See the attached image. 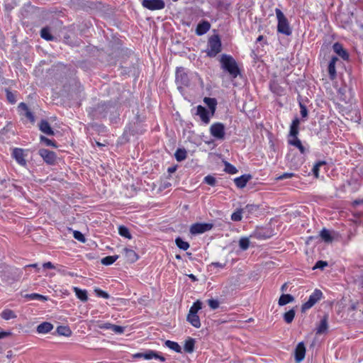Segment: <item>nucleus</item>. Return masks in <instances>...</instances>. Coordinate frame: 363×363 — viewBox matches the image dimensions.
<instances>
[{
  "instance_id": "obj_1",
  "label": "nucleus",
  "mask_w": 363,
  "mask_h": 363,
  "mask_svg": "<svg viewBox=\"0 0 363 363\" xmlns=\"http://www.w3.org/2000/svg\"><path fill=\"white\" fill-rule=\"evenodd\" d=\"M23 276V269L8 265L6 263L0 264V277L3 283L11 285L18 281Z\"/></svg>"
},
{
  "instance_id": "obj_2",
  "label": "nucleus",
  "mask_w": 363,
  "mask_h": 363,
  "mask_svg": "<svg viewBox=\"0 0 363 363\" xmlns=\"http://www.w3.org/2000/svg\"><path fill=\"white\" fill-rule=\"evenodd\" d=\"M221 67L227 71L233 78H236L240 73L235 60L229 55L223 54L220 60Z\"/></svg>"
},
{
  "instance_id": "obj_3",
  "label": "nucleus",
  "mask_w": 363,
  "mask_h": 363,
  "mask_svg": "<svg viewBox=\"0 0 363 363\" xmlns=\"http://www.w3.org/2000/svg\"><path fill=\"white\" fill-rule=\"evenodd\" d=\"M275 13L277 18V31L286 35H290L292 33L288 19L279 9H275Z\"/></svg>"
},
{
  "instance_id": "obj_4",
  "label": "nucleus",
  "mask_w": 363,
  "mask_h": 363,
  "mask_svg": "<svg viewBox=\"0 0 363 363\" xmlns=\"http://www.w3.org/2000/svg\"><path fill=\"white\" fill-rule=\"evenodd\" d=\"M221 40L218 35H213L208 39L207 55L216 57L221 51Z\"/></svg>"
},
{
  "instance_id": "obj_5",
  "label": "nucleus",
  "mask_w": 363,
  "mask_h": 363,
  "mask_svg": "<svg viewBox=\"0 0 363 363\" xmlns=\"http://www.w3.org/2000/svg\"><path fill=\"white\" fill-rule=\"evenodd\" d=\"M323 297V293L320 289H315L313 292L310 295L308 300L305 302L301 306V311L305 312L306 311L312 308L318 301Z\"/></svg>"
},
{
  "instance_id": "obj_6",
  "label": "nucleus",
  "mask_w": 363,
  "mask_h": 363,
  "mask_svg": "<svg viewBox=\"0 0 363 363\" xmlns=\"http://www.w3.org/2000/svg\"><path fill=\"white\" fill-rule=\"evenodd\" d=\"M210 134L217 140L225 138V125L220 122L213 123L210 127Z\"/></svg>"
},
{
  "instance_id": "obj_7",
  "label": "nucleus",
  "mask_w": 363,
  "mask_h": 363,
  "mask_svg": "<svg viewBox=\"0 0 363 363\" xmlns=\"http://www.w3.org/2000/svg\"><path fill=\"white\" fill-rule=\"evenodd\" d=\"M175 81L180 86H187L189 85V76L184 67H177L175 72Z\"/></svg>"
},
{
  "instance_id": "obj_8",
  "label": "nucleus",
  "mask_w": 363,
  "mask_h": 363,
  "mask_svg": "<svg viewBox=\"0 0 363 363\" xmlns=\"http://www.w3.org/2000/svg\"><path fill=\"white\" fill-rule=\"evenodd\" d=\"M142 6L150 11L162 10L165 7L163 0H143Z\"/></svg>"
},
{
  "instance_id": "obj_9",
  "label": "nucleus",
  "mask_w": 363,
  "mask_h": 363,
  "mask_svg": "<svg viewBox=\"0 0 363 363\" xmlns=\"http://www.w3.org/2000/svg\"><path fill=\"white\" fill-rule=\"evenodd\" d=\"M274 234L273 228H256L250 237L259 240H266L270 238Z\"/></svg>"
},
{
  "instance_id": "obj_10",
  "label": "nucleus",
  "mask_w": 363,
  "mask_h": 363,
  "mask_svg": "<svg viewBox=\"0 0 363 363\" xmlns=\"http://www.w3.org/2000/svg\"><path fill=\"white\" fill-rule=\"evenodd\" d=\"M11 156L19 165L23 167L26 165L27 162L25 159L26 155L24 154V150L22 148H13L11 152Z\"/></svg>"
},
{
  "instance_id": "obj_11",
  "label": "nucleus",
  "mask_w": 363,
  "mask_h": 363,
  "mask_svg": "<svg viewBox=\"0 0 363 363\" xmlns=\"http://www.w3.org/2000/svg\"><path fill=\"white\" fill-rule=\"evenodd\" d=\"M39 155L44 161L49 164H54L56 162L57 156L55 152L47 149H42L39 151Z\"/></svg>"
},
{
  "instance_id": "obj_12",
  "label": "nucleus",
  "mask_w": 363,
  "mask_h": 363,
  "mask_svg": "<svg viewBox=\"0 0 363 363\" xmlns=\"http://www.w3.org/2000/svg\"><path fill=\"white\" fill-rule=\"evenodd\" d=\"M19 114L26 117L30 123H34L35 116L33 113L29 110L26 104L21 102L18 106Z\"/></svg>"
},
{
  "instance_id": "obj_13",
  "label": "nucleus",
  "mask_w": 363,
  "mask_h": 363,
  "mask_svg": "<svg viewBox=\"0 0 363 363\" xmlns=\"http://www.w3.org/2000/svg\"><path fill=\"white\" fill-rule=\"evenodd\" d=\"M334 52L338 55L344 60H348L350 55L348 52L343 48L342 45L340 43H335L333 45Z\"/></svg>"
},
{
  "instance_id": "obj_14",
  "label": "nucleus",
  "mask_w": 363,
  "mask_h": 363,
  "mask_svg": "<svg viewBox=\"0 0 363 363\" xmlns=\"http://www.w3.org/2000/svg\"><path fill=\"white\" fill-rule=\"evenodd\" d=\"M328 330V315H325L316 328V335L325 334Z\"/></svg>"
},
{
  "instance_id": "obj_15",
  "label": "nucleus",
  "mask_w": 363,
  "mask_h": 363,
  "mask_svg": "<svg viewBox=\"0 0 363 363\" xmlns=\"http://www.w3.org/2000/svg\"><path fill=\"white\" fill-rule=\"evenodd\" d=\"M337 60H338V58L337 57L333 56L330 60L329 64H328V71L329 78L330 80H334L337 77L335 65H336V62Z\"/></svg>"
},
{
  "instance_id": "obj_16",
  "label": "nucleus",
  "mask_w": 363,
  "mask_h": 363,
  "mask_svg": "<svg viewBox=\"0 0 363 363\" xmlns=\"http://www.w3.org/2000/svg\"><path fill=\"white\" fill-rule=\"evenodd\" d=\"M196 114L199 116L200 118L204 123L207 124L209 123L210 117H209L208 111H207V109L206 108H204L201 105H199L196 107Z\"/></svg>"
},
{
  "instance_id": "obj_17",
  "label": "nucleus",
  "mask_w": 363,
  "mask_h": 363,
  "mask_svg": "<svg viewBox=\"0 0 363 363\" xmlns=\"http://www.w3.org/2000/svg\"><path fill=\"white\" fill-rule=\"evenodd\" d=\"M306 354V347L303 342H299L295 349V359L297 362L302 361Z\"/></svg>"
},
{
  "instance_id": "obj_18",
  "label": "nucleus",
  "mask_w": 363,
  "mask_h": 363,
  "mask_svg": "<svg viewBox=\"0 0 363 363\" xmlns=\"http://www.w3.org/2000/svg\"><path fill=\"white\" fill-rule=\"evenodd\" d=\"M211 28V24L207 21H202L200 22L196 28V33L197 35H203L206 33Z\"/></svg>"
},
{
  "instance_id": "obj_19",
  "label": "nucleus",
  "mask_w": 363,
  "mask_h": 363,
  "mask_svg": "<svg viewBox=\"0 0 363 363\" xmlns=\"http://www.w3.org/2000/svg\"><path fill=\"white\" fill-rule=\"evenodd\" d=\"M123 253L126 261L129 263H134L139 259L138 255L131 249L124 248Z\"/></svg>"
},
{
  "instance_id": "obj_20",
  "label": "nucleus",
  "mask_w": 363,
  "mask_h": 363,
  "mask_svg": "<svg viewBox=\"0 0 363 363\" xmlns=\"http://www.w3.org/2000/svg\"><path fill=\"white\" fill-rule=\"evenodd\" d=\"M143 358L147 360L152 359H157L160 360L161 362L165 361V358L163 356L160 355L158 352L151 350H146L145 352H143Z\"/></svg>"
},
{
  "instance_id": "obj_21",
  "label": "nucleus",
  "mask_w": 363,
  "mask_h": 363,
  "mask_svg": "<svg viewBox=\"0 0 363 363\" xmlns=\"http://www.w3.org/2000/svg\"><path fill=\"white\" fill-rule=\"evenodd\" d=\"M320 235L322 240L328 243L332 242L333 241H337L338 238L332 235V233L328 230L326 228H323L320 233Z\"/></svg>"
},
{
  "instance_id": "obj_22",
  "label": "nucleus",
  "mask_w": 363,
  "mask_h": 363,
  "mask_svg": "<svg viewBox=\"0 0 363 363\" xmlns=\"http://www.w3.org/2000/svg\"><path fill=\"white\" fill-rule=\"evenodd\" d=\"M250 179L251 176L250 174H243L239 177H236L234 179V182L237 187L242 189L246 186Z\"/></svg>"
},
{
  "instance_id": "obj_23",
  "label": "nucleus",
  "mask_w": 363,
  "mask_h": 363,
  "mask_svg": "<svg viewBox=\"0 0 363 363\" xmlns=\"http://www.w3.org/2000/svg\"><path fill=\"white\" fill-rule=\"evenodd\" d=\"M39 129L48 135H54V131L46 120H42L39 123Z\"/></svg>"
},
{
  "instance_id": "obj_24",
  "label": "nucleus",
  "mask_w": 363,
  "mask_h": 363,
  "mask_svg": "<svg viewBox=\"0 0 363 363\" xmlns=\"http://www.w3.org/2000/svg\"><path fill=\"white\" fill-rule=\"evenodd\" d=\"M288 143L289 145L298 148L300 152L303 155L306 154V152H307L306 148L302 145L301 141L298 138H289Z\"/></svg>"
},
{
  "instance_id": "obj_25",
  "label": "nucleus",
  "mask_w": 363,
  "mask_h": 363,
  "mask_svg": "<svg viewBox=\"0 0 363 363\" xmlns=\"http://www.w3.org/2000/svg\"><path fill=\"white\" fill-rule=\"evenodd\" d=\"M299 123H300V121H299L298 118H296L294 120H293L292 123L290 126L289 138H298Z\"/></svg>"
},
{
  "instance_id": "obj_26",
  "label": "nucleus",
  "mask_w": 363,
  "mask_h": 363,
  "mask_svg": "<svg viewBox=\"0 0 363 363\" xmlns=\"http://www.w3.org/2000/svg\"><path fill=\"white\" fill-rule=\"evenodd\" d=\"M53 329V325L49 322H43L38 325L37 332L40 334H46Z\"/></svg>"
},
{
  "instance_id": "obj_27",
  "label": "nucleus",
  "mask_w": 363,
  "mask_h": 363,
  "mask_svg": "<svg viewBox=\"0 0 363 363\" xmlns=\"http://www.w3.org/2000/svg\"><path fill=\"white\" fill-rule=\"evenodd\" d=\"M187 321L194 327L199 328L201 327L200 318L197 314H188Z\"/></svg>"
},
{
  "instance_id": "obj_28",
  "label": "nucleus",
  "mask_w": 363,
  "mask_h": 363,
  "mask_svg": "<svg viewBox=\"0 0 363 363\" xmlns=\"http://www.w3.org/2000/svg\"><path fill=\"white\" fill-rule=\"evenodd\" d=\"M294 301V297L291 294H283L279 299L278 304L280 306H285L289 303H291Z\"/></svg>"
},
{
  "instance_id": "obj_29",
  "label": "nucleus",
  "mask_w": 363,
  "mask_h": 363,
  "mask_svg": "<svg viewBox=\"0 0 363 363\" xmlns=\"http://www.w3.org/2000/svg\"><path fill=\"white\" fill-rule=\"evenodd\" d=\"M203 101L208 106L209 109L211 110L212 115H213L216 111V106H217L216 99L214 98L205 97L203 99Z\"/></svg>"
},
{
  "instance_id": "obj_30",
  "label": "nucleus",
  "mask_w": 363,
  "mask_h": 363,
  "mask_svg": "<svg viewBox=\"0 0 363 363\" xmlns=\"http://www.w3.org/2000/svg\"><path fill=\"white\" fill-rule=\"evenodd\" d=\"M195 340L191 337L186 340L184 345V350L187 353H192L194 350Z\"/></svg>"
},
{
  "instance_id": "obj_31",
  "label": "nucleus",
  "mask_w": 363,
  "mask_h": 363,
  "mask_svg": "<svg viewBox=\"0 0 363 363\" xmlns=\"http://www.w3.org/2000/svg\"><path fill=\"white\" fill-rule=\"evenodd\" d=\"M73 290L76 296L82 301L85 302L88 300L87 291L86 290H82L78 287H74Z\"/></svg>"
},
{
  "instance_id": "obj_32",
  "label": "nucleus",
  "mask_w": 363,
  "mask_h": 363,
  "mask_svg": "<svg viewBox=\"0 0 363 363\" xmlns=\"http://www.w3.org/2000/svg\"><path fill=\"white\" fill-rule=\"evenodd\" d=\"M166 347L169 348L172 350H174L176 352L181 353L182 347L181 346L176 342L171 340H166L164 342Z\"/></svg>"
},
{
  "instance_id": "obj_33",
  "label": "nucleus",
  "mask_w": 363,
  "mask_h": 363,
  "mask_svg": "<svg viewBox=\"0 0 363 363\" xmlns=\"http://www.w3.org/2000/svg\"><path fill=\"white\" fill-rule=\"evenodd\" d=\"M57 333L60 335L69 337L72 335V330L68 326L60 325L57 328Z\"/></svg>"
},
{
  "instance_id": "obj_34",
  "label": "nucleus",
  "mask_w": 363,
  "mask_h": 363,
  "mask_svg": "<svg viewBox=\"0 0 363 363\" xmlns=\"http://www.w3.org/2000/svg\"><path fill=\"white\" fill-rule=\"evenodd\" d=\"M177 161L182 162L187 157V152L185 149L178 148L174 153Z\"/></svg>"
},
{
  "instance_id": "obj_35",
  "label": "nucleus",
  "mask_w": 363,
  "mask_h": 363,
  "mask_svg": "<svg viewBox=\"0 0 363 363\" xmlns=\"http://www.w3.org/2000/svg\"><path fill=\"white\" fill-rule=\"evenodd\" d=\"M106 329H110L117 334H121L124 332V328L120 325H113L111 323H106L104 327Z\"/></svg>"
},
{
  "instance_id": "obj_36",
  "label": "nucleus",
  "mask_w": 363,
  "mask_h": 363,
  "mask_svg": "<svg viewBox=\"0 0 363 363\" xmlns=\"http://www.w3.org/2000/svg\"><path fill=\"white\" fill-rule=\"evenodd\" d=\"M118 257V255L106 256L101 259V262L104 265L108 266L114 263Z\"/></svg>"
},
{
  "instance_id": "obj_37",
  "label": "nucleus",
  "mask_w": 363,
  "mask_h": 363,
  "mask_svg": "<svg viewBox=\"0 0 363 363\" xmlns=\"http://www.w3.org/2000/svg\"><path fill=\"white\" fill-rule=\"evenodd\" d=\"M40 36L46 40H52L54 39V37L50 33V30L48 27H45L41 29Z\"/></svg>"
},
{
  "instance_id": "obj_38",
  "label": "nucleus",
  "mask_w": 363,
  "mask_h": 363,
  "mask_svg": "<svg viewBox=\"0 0 363 363\" xmlns=\"http://www.w3.org/2000/svg\"><path fill=\"white\" fill-rule=\"evenodd\" d=\"M1 316L3 319L6 320L16 318L15 313L10 309L4 310L1 313Z\"/></svg>"
},
{
  "instance_id": "obj_39",
  "label": "nucleus",
  "mask_w": 363,
  "mask_h": 363,
  "mask_svg": "<svg viewBox=\"0 0 363 363\" xmlns=\"http://www.w3.org/2000/svg\"><path fill=\"white\" fill-rule=\"evenodd\" d=\"M202 308V302L199 300L195 301L191 306L189 313V314H197L198 311Z\"/></svg>"
},
{
  "instance_id": "obj_40",
  "label": "nucleus",
  "mask_w": 363,
  "mask_h": 363,
  "mask_svg": "<svg viewBox=\"0 0 363 363\" xmlns=\"http://www.w3.org/2000/svg\"><path fill=\"white\" fill-rule=\"evenodd\" d=\"M295 310L294 308L289 310L284 314V320L286 323H291L295 317Z\"/></svg>"
},
{
  "instance_id": "obj_41",
  "label": "nucleus",
  "mask_w": 363,
  "mask_h": 363,
  "mask_svg": "<svg viewBox=\"0 0 363 363\" xmlns=\"http://www.w3.org/2000/svg\"><path fill=\"white\" fill-rule=\"evenodd\" d=\"M175 243H176L177 246L179 249L182 250H188V249H189V244L187 242H186V241L183 240H182L181 238H179V237H178V238H177L175 239Z\"/></svg>"
},
{
  "instance_id": "obj_42",
  "label": "nucleus",
  "mask_w": 363,
  "mask_h": 363,
  "mask_svg": "<svg viewBox=\"0 0 363 363\" xmlns=\"http://www.w3.org/2000/svg\"><path fill=\"white\" fill-rule=\"evenodd\" d=\"M6 99L11 104H14L16 103V92H12L9 89H5Z\"/></svg>"
},
{
  "instance_id": "obj_43",
  "label": "nucleus",
  "mask_w": 363,
  "mask_h": 363,
  "mask_svg": "<svg viewBox=\"0 0 363 363\" xmlns=\"http://www.w3.org/2000/svg\"><path fill=\"white\" fill-rule=\"evenodd\" d=\"M326 162L325 161H318L317 162L313 167L312 172L315 178L319 177V171L320 167L323 165H325Z\"/></svg>"
},
{
  "instance_id": "obj_44",
  "label": "nucleus",
  "mask_w": 363,
  "mask_h": 363,
  "mask_svg": "<svg viewBox=\"0 0 363 363\" xmlns=\"http://www.w3.org/2000/svg\"><path fill=\"white\" fill-rule=\"evenodd\" d=\"M26 298L30 299V300H39L41 301H47L48 298L47 296L40 295L39 294L33 293L30 294H27L26 296Z\"/></svg>"
},
{
  "instance_id": "obj_45",
  "label": "nucleus",
  "mask_w": 363,
  "mask_h": 363,
  "mask_svg": "<svg viewBox=\"0 0 363 363\" xmlns=\"http://www.w3.org/2000/svg\"><path fill=\"white\" fill-rule=\"evenodd\" d=\"M250 246V240L248 238H241L239 241V247L242 250H246Z\"/></svg>"
},
{
  "instance_id": "obj_46",
  "label": "nucleus",
  "mask_w": 363,
  "mask_h": 363,
  "mask_svg": "<svg viewBox=\"0 0 363 363\" xmlns=\"http://www.w3.org/2000/svg\"><path fill=\"white\" fill-rule=\"evenodd\" d=\"M224 170L225 172L230 174H234L238 172L237 168L234 165L231 164L229 162L225 163V169Z\"/></svg>"
},
{
  "instance_id": "obj_47",
  "label": "nucleus",
  "mask_w": 363,
  "mask_h": 363,
  "mask_svg": "<svg viewBox=\"0 0 363 363\" xmlns=\"http://www.w3.org/2000/svg\"><path fill=\"white\" fill-rule=\"evenodd\" d=\"M72 234L74 238L77 240L78 241L84 243L86 242L85 236L83 233L78 230H73Z\"/></svg>"
},
{
  "instance_id": "obj_48",
  "label": "nucleus",
  "mask_w": 363,
  "mask_h": 363,
  "mask_svg": "<svg viewBox=\"0 0 363 363\" xmlns=\"http://www.w3.org/2000/svg\"><path fill=\"white\" fill-rule=\"evenodd\" d=\"M203 182L212 186H214L216 184V179L213 176L211 175H207L204 177Z\"/></svg>"
},
{
  "instance_id": "obj_49",
  "label": "nucleus",
  "mask_w": 363,
  "mask_h": 363,
  "mask_svg": "<svg viewBox=\"0 0 363 363\" xmlns=\"http://www.w3.org/2000/svg\"><path fill=\"white\" fill-rule=\"evenodd\" d=\"M118 233L122 237H124L128 239H131V234L129 231V228H118Z\"/></svg>"
},
{
  "instance_id": "obj_50",
  "label": "nucleus",
  "mask_w": 363,
  "mask_h": 363,
  "mask_svg": "<svg viewBox=\"0 0 363 363\" xmlns=\"http://www.w3.org/2000/svg\"><path fill=\"white\" fill-rule=\"evenodd\" d=\"M40 139V141L44 143L47 146L57 147L55 142L54 140H52L43 135H41Z\"/></svg>"
},
{
  "instance_id": "obj_51",
  "label": "nucleus",
  "mask_w": 363,
  "mask_h": 363,
  "mask_svg": "<svg viewBox=\"0 0 363 363\" xmlns=\"http://www.w3.org/2000/svg\"><path fill=\"white\" fill-rule=\"evenodd\" d=\"M211 228H190V234L191 236H194L196 235L202 234L205 233L207 230H210Z\"/></svg>"
},
{
  "instance_id": "obj_52",
  "label": "nucleus",
  "mask_w": 363,
  "mask_h": 363,
  "mask_svg": "<svg viewBox=\"0 0 363 363\" xmlns=\"http://www.w3.org/2000/svg\"><path fill=\"white\" fill-rule=\"evenodd\" d=\"M208 304L213 310L217 309L219 307V301L216 299H208Z\"/></svg>"
},
{
  "instance_id": "obj_53",
  "label": "nucleus",
  "mask_w": 363,
  "mask_h": 363,
  "mask_svg": "<svg viewBox=\"0 0 363 363\" xmlns=\"http://www.w3.org/2000/svg\"><path fill=\"white\" fill-rule=\"evenodd\" d=\"M299 106L301 117L306 118L308 116V110L306 106L302 102H299Z\"/></svg>"
},
{
  "instance_id": "obj_54",
  "label": "nucleus",
  "mask_w": 363,
  "mask_h": 363,
  "mask_svg": "<svg viewBox=\"0 0 363 363\" xmlns=\"http://www.w3.org/2000/svg\"><path fill=\"white\" fill-rule=\"evenodd\" d=\"M231 219L234 221H239L242 219V210H238L231 215Z\"/></svg>"
},
{
  "instance_id": "obj_55",
  "label": "nucleus",
  "mask_w": 363,
  "mask_h": 363,
  "mask_svg": "<svg viewBox=\"0 0 363 363\" xmlns=\"http://www.w3.org/2000/svg\"><path fill=\"white\" fill-rule=\"evenodd\" d=\"M95 293L98 297H101L104 298H109V294L101 289H95Z\"/></svg>"
},
{
  "instance_id": "obj_56",
  "label": "nucleus",
  "mask_w": 363,
  "mask_h": 363,
  "mask_svg": "<svg viewBox=\"0 0 363 363\" xmlns=\"http://www.w3.org/2000/svg\"><path fill=\"white\" fill-rule=\"evenodd\" d=\"M328 266V262H325V261H322V260H320V261H318L316 262V264H315V266L313 267V269H323L325 267Z\"/></svg>"
},
{
  "instance_id": "obj_57",
  "label": "nucleus",
  "mask_w": 363,
  "mask_h": 363,
  "mask_svg": "<svg viewBox=\"0 0 363 363\" xmlns=\"http://www.w3.org/2000/svg\"><path fill=\"white\" fill-rule=\"evenodd\" d=\"M295 176V174L294 173H284L282 174H281L280 176H279L277 177V179L279 180H283V179H288V178H291Z\"/></svg>"
},
{
  "instance_id": "obj_58",
  "label": "nucleus",
  "mask_w": 363,
  "mask_h": 363,
  "mask_svg": "<svg viewBox=\"0 0 363 363\" xmlns=\"http://www.w3.org/2000/svg\"><path fill=\"white\" fill-rule=\"evenodd\" d=\"M190 227H194V228H196V227H213V225L210 224V223H193L192 225H191Z\"/></svg>"
},
{
  "instance_id": "obj_59",
  "label": "nucleus",
  "mask_w": 363,
  "mask_h": 363,
  "mask_svg": "<svg viewBox=\"0 0 363 363\" xmlns=\"http://www.w3.org/2000/svg\"><path fill=\"white\" fill-rule=\"evenodd\" d=\"M43 267L45 269H55V265L50 262L44 263L43 264Z\"/></svg>"
},
{
  "instance_id": "obj_60",
  "label": "nucleus",
  "mask_w": 363,
  "mask_h": 363,
  "mask_svg": "<svg viewBox=\"0 0 363 363\" xmlns=\"http://www.w3.org/2000/svg\"><path fill=\"white\" fill-rule=\"evenodd\" d=\"M11 335V333L9 331V332H6V331L0 332V339L4 338Z\"/></svg>"
},
{
  "instance_id": "obj_61",
  "label": "nucleus",
  "mask_w": 363,
  "mask_h": 363,
  "mask_svg": "<svg viewBox=\"0 0 363 363\" xmlns=\"http://www.w3.org/2000/svg\"><path fill=\"white\" fill-rule=\"evenodd\" d=\"M360 204H363V198L362 199H356L352 202V205L354 206H357Z\"/></svg>"
},
{
  "instance_id": "obj_62",
  "label": "nucleus",
  "mask_w": 363,
  "mask_h": 363,
  "mask_svg": "<svg viewBox=\"0 0 363 363\" xmlns=\"http://www.w3.org/2000/svg\"><path fill=\"white\" fill-rule=\"evenodd\" d=\"M133 357L135 359L143 358V352H138L133 354Z\"/></svg>"
},
{
  "instance_id": "obj_63",
  "label": "nucleus",
  "mask_w": 363,
  "mask_h": 363,
  "mask_svg": "<svg viewBox=\"0 0 363 363\" xmlns=\"http://www.w3.org/2000/svg\"><path fill=\"white\" fill-rule=\"evenodd\" d=\"M211 264L220 268H223L225 267V264H221L220 262H213Z\"/></svg>"
},
{
  "instance_id": "obj_64",
  "label": "nucleus",
  "mask_w": 363,
  "mask_h": 363,
  "mask_svg": "<svg viewBox=\"0 0 363 363\" xmlns=\"http://www.w3.org/2000/svg\"><path fill=\"white\" fill-rule=\"evenodd\" d=\"M28 267H33V268H36L38 270H39L38 264H28V265H26L24 268L26 269Z\"/></svg>"
}]
</instances>
